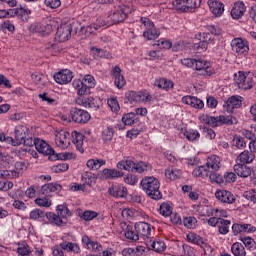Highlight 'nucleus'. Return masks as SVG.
I'll return each instance as SVG.
<instances>
[{
  "mask_svg": "<svg viewBox=\"0 0 256 256\" xmlns=\"http://www.w3.org/2000/svg\"><path fill=\"white\" fill-rule=\"evenodd\" d=\"M181 63L184 67H188V69L198 71L202 77H212L216 73L211 61L203 58H184L181 60Z\"/></svg>",
  "mask_w": 256,
  "mask_h": 256,
  "instance_id": "1",
  "label": "nucleus"
},
{
  "mask_svg": "<svg viewBox=\"0 0 256 256\" xmlns=\"http://www.w3.org/2000/svg\"><path fill=\"white\" fill-rule=\"evenodd\" d=\"M29 163L25 161H18L14 164V170H3L0 172L1 177H11L12 179H19L25 171H27Z\"/></svg>",
  "mask_w": 256,
  "mask_h": 256,
  "instance_id": "5",
  "label": "nucleus"
},
{
  "mask_svg": "<svg viewBox=\"0 0 256 256\" xmlns=\"http://www.w3.org/2000/svg\"><path fill=\"white\" fill-rule=\"evenodd\" d=\"M55 143L57 147H60V149L65 147V130L56 131Z\"/></svg>",
  "mask_w": 256,
  "mask_h": 256,
  "instance_id": "51",
  "label": "nucleus"
},
{
  "mask_svg": "<svg viewBox=\"0 0 256 256\" xmlns=\"http://www.w3.org/2000/svg\"><path fill=\"white\" fill-rule=\"evenodd\" d=\"M52 254L53 256H65V242L56 245Z\"/></svg>",
  "mask_w": 256,
  "mask_h": 256,
  "instance_id": "64",
  "label": "nucleus"
},
{
  "mask_svg": "<svg viewBox=\"0 0 256 256\" xmlns=\"http://www.w3.org/2000/svg\"><path fill=\"white\" fill-rule=\"evenodd\" d=\"M33 31L40 33V35H49L53 31V26L48 23H36L33 26Z\"/></svg>",
  "mask_w": 256,
  "mask_h": 256,
  "instance_id": "34",
  "label": "nucleus"
},
{
  "mask_svg": "<svg viewBox=\"0 0 256 256\" xmlns=\"http://www.w3.org/2000/svg\"><path fill=\"white\" fill-rule=\"evenodd\" d=\"M206 167L209 171H219L221 169V157L212 154L206 159Z\"/></svg>",
  "mask_w": 256,
  "mask_h": 256,
  "instance_id": "26",
  "label": "nucleus"
},
{
  "mask_svg": "<svg viewBox=\"0 0 256 256\" xmlns=\"http://www.w3.org/2000/svg\"><path fill=\"white\" fill-rule=\"evenodd\" d=\"M90 55L97 61H99V59H109V57H111L109 51L95 46L90 47Z\"/></svg>",
  "mask_w": 256,
  "mask_h": 256,
  "instance_id": "31",
  "label": "nucleus"
},
{
  "mask_svg": "<svg viewBox=\"0 0 256 256\" xmlns=\"http://www.w3.org/2000/svg\"><path fill=\"white\" fill-rule=\"evenodd\" d=\"M27 127L18 125L14 129L16 145H23V140L27 137Z\"/></svg>",
  "mask_w": 256,
  "mask_h": 256,
  "instance_id": "33",
  "label": "nucleus"
},
{
  "mask_svg": "<svg viewBox=\"0 0 256 256\" xmlns=\"http://www.w3.org/2000/svg\"><path fill=\"white\" fill-rule=\"evenodd\" d=\"M155 87H158V89H162L163 91H171L175 84L173 81L167 79V78H158L154 82Z\"/></svg>",
  "mask_w": 256,
  "mask_h": 256,
  "instance_id": "32",
  "label": "nucleus"
},
{
  "mask_svg": "<svg viewBox=\"0 0 256 256\" xmlns=\"http://www.w3.org/2000/svg\"><path fill=\"white\" fill-rule=\"evenodd\" d=\"M61 189H63V186L58 183H48L41 187V193L45 195V197H53V195L59 193Z\"/></svg>",
  "mask_w": 256,
  "mask_h": 256,
  "instance_id": "24",
  "label": "nucleus"
},
{
  "mask_svg": "<svg viewBox=\"0 0 256 256\" xmlns=\"http://www.w3.org/2000/svg\"><path fill=\"white\" fill-rule=\"evenodd\" d=\"M82 85L83 87H81L78 91L80 97L83 95L89 94V91L95 88V85H97V82L95 81V77L87 74L82 79Z\"/></svg>",
  "mask_w": 256,
  "mask_h": 256,
  "instance_id": "14",
  "label": "nucleus"
},
{
  "mask_svg": "<svg viewBox=\"0 0 256 256\" xmlns=\"http://www.w3.org/2000/svg\"><path fill=\"white\" fill-rule=\"evenodd\" d=\"M115 135V129L113 127H107L102 131V139L104 143H109L113 140Z\"/></svg>",
  "mask_w": 256,
  "mask_h": 256,
  "instance_id": "49",
  "label": "nucleus"
},
{
  "mask_svg": "<svg viewBox=\"0 0 256 256\" xmlns=\"http://www.w3.org/2000/svg\"><path fill=\"white\" fill-rule=\"evenodd\" d=\"M123 176V172L115 169L105 168L98 173L99 179L107 181V179H119Z\"/></svg>",
  "mask_w": 256,
  "mask_h": 256,
  "instance_id": "22",
  "label": "nucleus"
},
{
  "mask_svg": "<svg viewBox=\"0 0 256 256\" xmlns=\"http://www.w3.org/2000/svg\"><path fill=\"white\" fill-rule=\"evenodd\" d=\"M91 119V114L87 112L86 110L79 109V108H72L69 113L68 119L66 118V121L68 123H71V121H74V123H79L80 125H84L85 123H88V121Z\"/></svg>",
  "mask_w": 256,
  "mask_h": 256,
  "instance_id": "4",
  "label": "nucleus"
},
{
  "mask_svg": "<svg viewBox=\"0 0 256 256\" xmlns=\"http://www.w3.org/2000/svg\"><path fill=\"white\" fill-rule=\"evenodd\" d=\"M160 215L163 217H171L173 215V204L171 202H164L159 208Z\"/></svg>",
  "mask_w": 256,
  "mask_h": 256,
  "instance_id": "41",
  "label": "nucleus"
},
{
  "mask_svg": "<svg viewBox=\"0 0 256 256\" xmlns=\"http://www.w3.org/2000/svg\"><path fill=\"white\" fill-rule=\"evenodd\" d=\"M141 21L146 29L143 33V37L148 41H155V39H158L161 32L155 27L153 21L149 18H142Z\"/></svg>",
  "mask_w": 256,
  "mask_h": 256,
  "instance_id": "6",
  "label": "nucleus"
},
{
  "mask_svg": "<svg viewBox=\"0 0 256 256\" xmlns=\"http://www.w3.org/2000/svg\"><path fill=\"white\" fill-rule=\"evenodd\" d=\"M140 185L150 199H153L154 201H159V199H162L163 195L159 190L161 183L157 178L153 176L145 177L141 180Z\"/></svg>",
  "mask_w": 256,
  "mask_h": 256,
  "instance_id": "2",
  "label": "nucleus"
},
{
  "mask_svg": "<svg viewBox=\"0 0 256 256\" xmlns=\"http://www.w3.org/2000/svg\"><path fill=\"white\" fill-rule=\"evenodd\" d=\"M99 29H101V25L94 23L86 27H81L80 32L82 33V35H85V37H89L95 34L96 31H99Z\"/></svg>",
  "mask_w": 256,
  "mask_h": 256,
  "instance_id": "40",
  "label": "nucleus"
},
{
  "mask_svg": "<svg viewBox=\"0 0 256 256\" xmlns=\"http://www.w3.org/2000/svg\"><path fill=\"white\" fill-rule=\"evenodd\" d=\"M241 241H242V243L245 245V247H246L247 249H249L250 251H253V249H255L256 243H255V240H254L253 238H251V237H249V236H247V237H242V238H241Z\"/></svg>",
  "mask_w": 256,
  "mask_h": 256,
  "instance_id": "59",
  "label": "nucleus"
},
{
  "mask_svg": "<svg viewBox=\"0 0 256 256\" xmlns=\"http://www.w3.org/2000/svg\"><path fill=\"white\" fill-rule=\"evenodd\" d=\"M173 6L177 11L187 12L190 9H197L201 7V0H175Z\"/></svg>",
  "mask_w": 256,
  "mask_h": 256,
  "instance_id": "8",
  "label": "nucleus"
},
{
  "mask_svg": "<svg viewBox=\"0 0 256 256\" xmlns=\"http://www.w3.org/2000/svg\"><path fill=\"white\" fill-rule=\"evenodd\" d=\"M196 39H199V42L194 45V49L197 50V53H205L209 47V41H211V34L209 33H198Z\"/></svg>",
  "mask_w": 256,
  "mask_h": 256,
  "instance_id": "12",
  "label": "nucleus"
},
{
  "mask_svg": "<svg viewBox=\"0 0 256 256\" xmlns=\"http://www.w3.org/2000/svg\"><path fill=\"white\" fill-rule=\"evenodd\" d=\"M243 105V97L231 96L223 105L227 113H233L235 109H239Z\"/></svg>",
  "mask_w": 256,
  "mask_h": 256,
  "instance_id": "17",
  "label": "nucleus"
},
{
  "mask_svg": "<svg viewBox=\"0 0 256 256\" xmlns=\"http://www.w3.org/2000/svg\"><path fill=\"white\" fill-rule=\"evenodd\" d=\"M82 182L84 183V185L92 187V185H95V183H97V176L93 172L86 171L82 174Z\"/></svg>",
  "mask_w": 256,
  "mask_h": 256,
  "instance_id": "38",
  "label": "nucleus"
},
{
  "mask_svg": "<svg viewBox=\"0 0 256 256\" xmlns=\"http://www.w3.org/2000/svg\"><path fill=\"white\" fill-rule=\"evenodd\" d=\"M165 177H167V179H170L171 181H176V179H179V177H181V170L175 167H168L165 170Z\"/></svg>",
  "mask_w": 256,
  "mask_h": 256,
  "instance_id": "43",
  "label": "nucleus"
},
{
  "mask_svg": "<svg viewBox=\"0 0 256 256\" xmlns=\"http://www.w3.org/2000/svg\"><path fill=\"white\" fill-rule=\"evenodd\" d=\"M183 225L187 229H195L197 227V218L193 216L185 217L183 219Z\"/></svg>",
  "mask_w": 256,
  "mask_h": 256,
  "instance_id": "55",
  "label": "nucleus"
},
{
  "mask_svg": "<svg viewBox=\"0 0 256 256\" xmlns=\"http://www.w3.org/2000/svg\"><path fill=\"white\" fill-rule=\"evenodd\" d=\"M236 83L239 89H243L244 91H247V89H253V85H255L253 78L245 76V73L243 72H239V76L236 79Z\"/></svg>",
  "mask_w": 256,
  "mask_h": 256,
  "instance_id": "18",
  "label": "nucleus"
},
{
  "mask_svg": "<svg viewBox=\"0 0 256 256\" xmlns=\"http://www.w3.org/2000/svg\"><path fill=\"white\" fill-rule=\"evenodd\" d=\"M136 233L143 239H149L151 237V225L146 222H137L134 226Z\"/></svg>",
  "mask_w": 256,
  "mask_h": 256,
  "instance_id": "20",
  "label": "nucleus"
},
{
  "mask_svg": "<svg viewBox=\"0 0 256 256\" xmlns=\"http://www.w3.org/2000/svg\"><path fill=\"white\" fill-rule=\"evenodd\" d=\"M108 193L115 199H125L127 197V187L123 186V184L114 183L108 189Z\"/></svg>",
  "mask_w": 256,
  "mask_h": 256,
  "instance_id": "15",
  "label": "nucleus"
},
{
  "mask_svg": "<svg viewBox=\"0 0 256 256\" xmlns=\"http://www.w3.org/2000/svg\"><path fill=\"white\" fill-rule=\"evenodd\" d=\"M127 9L123 6H118L112 12L109 13L108 19L114 25L117 23H123L127 19Z\"/></svg>",
  "mask_w": 256,
  "mask_h": 256,
  "instance_id": "9",
  "label": "nucleus"
},
{
  "mask_svg": "<svg viewBox=\"0 0 256 256\" xmlns=\"http://www.w3.org/2000/svg\"><path fill=\"white\" fill-rule=\"evenodd\" d=\"M30 14L31 10H29V8H17V17H19L22 21H29Z\"/></svg>",
  "mask_w": 256,
  "mask_h": 256,
  "instance_id": "56",
  "label": "nucleus"
},
{
  "mask_svg": "<svg viewBox=\"0 0 256 256\" xmlns=\"http://www.w3.org/2000/svg\"><path fill=\"white\" fill-rule=\"evenodd\" d=\"M152 249L156 252V253H163V251H165V249H167V245L165 244V241L161 240V239H155L152 244H151Z\"/></svg>",
  "mask_w": 256,
  "mask_h": 256,
  "instance_id": "47",
  "label": "nucleus"
},
{
  "mask_svg": "<svg viewBox=\"0 0 256 256\" xmlns=\"http://www.w3.org/2000/svg\"><path fill=\"white\" fill-rule=\"evenodd\" d=\"M182 103H184V105H190V107H193L194 109H203V107H205L203 100L195 96L182 97Z\"/></svg>",
  "mask_w": 256,
  "mask_h": 256,
  "instance_id": "28",
  "label": "nucleus"
},
{
  "mask_svg": "<svg viewBox=\"0 0 256 256\" xmlns=\"http://www.w3.org/2000/svg\"><path fill=\"white\" fill-rule=\"evenodd\" d=\"M106 163L107 161L104 159L93 158L86 162V166L88 169H90V171H99V169L106 165Z\"/></svg>",
  "mask_w": 256,
  "mask_h": 256,
  "instance_id": "35",
  "label": "nucleus"
},
{
  "mask_svg": "<svg viewBox=\"0 0 256 256\" xmlns=\"http://www.w3.org/2000/svg\"><path fill=\"white\" fill-rule=\"evenodd\" d=\"M232 51L237 55H247L249 53V44L243 38H234L231 41Z\"/></svg>",
  "mask_w": 256,
  "mask_h": 256,
  "instance_id": "10",
  "label": "nucleus"
},
{
  "mask_svg": "<svg viewBox=\"0 0 256 256\" xmlns=\"http://www.w3.org/2000/svg\"><path fill=\"white\" fill-rule=\"evenodd\" d=\"M237 174L235 172H225L223 175V183H235Z\"/></svg>",
  "mask_w": 256,
  "mask_h": 256,
  "instance_id": "61",
  "label": "nucleus"
},
{
  "mask_svg": "<svg viewBox=\"0 0 256 256\" xmlns=\"http://www.w3.org/2000/svg\"><path fill=\"white\" fill-rule=\"evenodd\" d=\"M201 123L209 125V127H221V125H237L239 121L237 117L233 115H220V116H211L208 114H203L199 117Z\"/></svg>",
  "mask_w": 256,
  "mask_h": 256,
  "instance_id": "3",
  "label": "nucleus"
},
{
  "mask_svg": "<svg viewBox=\"0 0 256 256\" xmlns=\"http://www.w3.org/2000/svg\"><path fill=\"white\" fill-rule=\"evenodd\" d=\"M82 243L85 245L88 251H92L93 253H101V251H103V246L101 243L91 240V238L87 235L82 237Z\"/></svg>",
  "mask_w": 256,
  "mask_h": 256,
  "instance_id": "19",
  "label": "nucleus"
},
{
  "mask_svg": "<svg viewBox=\"0 0 256 256\" xmlns=\"http://www.w3.org/2000/svg\"><path fill=\"white\" fill-rule=\"evenodd\" d=\"M126 99H128L130 103H141L140 91H129L128 93H126Z\"/></svg>",
  "mask_w": 256,
  "mask_h": 256,
  "instance_id": "57",
  "label": "nucleus"
},
{
  "mask_svg": "<svg viewBox=\"0 0 256 256\" xmlns=\"http://www.w3.org/2000/svg\"><path fill=\"white\" fill-rule=\"evenodd\" d=\"M54 39L56 43H65V28L63 27V24L58 27Z\"/></svg>",
  "mask_w": 256,
  "mask_h": 256,
  "instance_id": "58",
  "label": "nucleus"
},
{
  "mask_svg": "<svg viewBox=\"0 0 256 256\" xmlns=\"http://www.w3.org/2000/svg\"><path fill=\"white\" fill-rule=\"evenodd\" d=\"M215 197L217 201L223 203V205H233V203L237 201V198L229 190H217L215 192Z\"/></svg>",
  "mask_w": 256,
  "mask_h": 256,
  "instance_id": "13",
  "label": "nucleus"
},
{
  "mask_svg": "<svg viewBox=\"0 0 256 256\" xmlns=\"http://www.w3.org/2000/svg\"><path fill=\"white\" fill-rule=\"evenodd\" d=\"M210 170L207 168V166H198L196 167L192 175L193 177H200L201 179H207L209 177Z\"/></svg>",
  "mask_w": 256,
  "mask_h": 256,
  "instance_id": "42",
  "label": "nucleus"
},
{
  "mask_svg": "<svg viewBox=\"0 0 256 256\" xmlns=\"http://www.w3.org/2000/svg\"><path fill=\"white\" fill-rule=\"evenodd\" d=\"M17 253L20 256H29L31 255V247L25 241L18 242Z\"/></svg>",
  "mask_w": 256,
  "mask_h": 256,
  "instance_id": "45",
  "label": "nucleus"
},
{
  "mask_svg": "<svg viewBox=\"0 0 256 256\" xmlns=\"http://www.w3.org/2000/svg\"><path fill=\"white\" fill-rule=\"evenodd\" d=\"M208 177L211 183H217L218 185H223V176L215 170H210Z\"/></svg>",
  "mask_w": 256,
  "mask_h": 256,
  "instance_id": "52",
  "label": "nucleus"
},
{
  "mask_svg": "<svg viewBox=\"0 0 256 256\" xmlns=\"http://www.w3.org/2000/svg\"><path fill=\"white\" fill-rule=\"evenodd\" d=\"M97 212L91 211V210H86L82 214H80L81 219L84 221H93L95 217H97Z\"/></svg>",
  "mask_w": 256,
  "mask_h": 256,
  "instance_id": "60",
  "label": "nucleus"
},
{
  "mask_svg": "<svg viewBox=\"0 0 256 256\" xmlns=\"http://www.w3.org/2000/svg\"><path fill=\"white\" fill-rule=\"evenodd\" d=\"M64 211L65 205L60 204L56 207V214L54 212H47L46 219L52 225H56V227H61L63 226V219H65V216H63Z\"/></svg>",
  "mask_w": 256,
  "mask_h": 256,
  "instance_id": "7",
  "label": "nucleus"
},
{
  "mask_svg": "<svg viewBox=\"0 0 256 256\" xmlns=\"http://www.w3.org/2000/svg\"><path fill=\"white\" fill-rule=\"evenodd\" d=\"M35 149L38 151V153H41L42 155L54 157V159H59V156L55 155V150H53L51 146L44 140L36 138Z\"/></svg>",
  "mask_w": 256,
  "mask_h": 256,
  "instance_id": "11",
  "label": "nucleus"
},
{
  "mask_svg": "<svg viewBox=\"0 0 256 256\" xmlns=\"http://www.w3.org/2000/svg\"><path fill=\"white\" fill-rule=\"evenodd\" d=\"M245 11H247V6H245V3H243V1H238L234 3L230 15L232 19L239 20L243 17V15H245Z\"/></svg>",
  "mask_w": 256,
  "mask_h": 256,
  "instance_id": "21",
  "label": "nucleus"
},
{
  "mask_svg": "<svg viewBox=\"0 0 256 256\" xmlns=\"http://www.w3.org/2000/svg\"><path fill=\"white\" fill-rule=\"evenodd\" d=\"M181 134L187 139V141H190L192 143H195L201 139V133H199V130L189 128V129H182Z\"/></svg>",
  "mask_w": 256,
  "mask_h": 256,
  "instance_id": "30",
  "label": "nucleus"
},
{
  "mask_svg": "<svg viewBox=\"0 0 256 256\" xmlns=\"http://www.w3.org/2000/svg\"><path fill=\"white\" fill-rule=\"evenodd\" d=\"M122 123L124 125H134L135 124V113H127L122 117Z\"/></svg>",
  "mask_w": 256,
  "mask_h": 256,
  "instance_id": "62",
  "label": "nucleus"
},
{
  "mask_svg": "<svg viewBox=\"0 0 256 256\" xmlns=\"http://www.w3.org/2000/svg\"><path fill=\"white\" fill-rule=\"evenodd\" d=\"M208 7L214 17H221L225 13V4L218 0H208Z\"/></svg>",
  "mask_w": 256,
  "mask_h": 256,
  "instance_id": "23",
  "label": "nucleus"
},
{
  "mask_svg": "<svg viewBox=\"0 0 256 256\" xmlns=\"http://www.w3.org/2000/svg\"><path fill=\"white\" fill-rule=\"evenodd\" d=\"M72 143L75 144V147L79 153H85V148L83 147V143L85 141V135L78 131H72L71 133Z\"/></svg>",
  "mask_w": 256,
  "mask_h": 256,
  "instance_id": "25",
  "label": "nucleus"
},
{
  "mask_svg": "<svg viewBox=\"0 0 256 256\" xmlns=\"http://www.w3.org/2000/svg\"><path fill=\"white\" fill-rule=\"evenodd\" d=\"M124 236L126 237V239H128L129 241H139V233L135 230H133V226H127L126 230L124 232Z\"/></svg>",
  "mask_w": 256,
  "mask_h": 256,
  "instance_id": "44",
  "label": "nucleus"
},
{
  "mask_svg": "<svg viewBox=\"0 0 256 256\" xmlns=\"http://www.w3.org/2000/svg\"><path fill=\"white\" fill-rule=\"evenodd\" d=\"M117 168L124 171H135V162L133 160L124 159L117 163Z\"/></svg>",
  "mask_w": 256,
  "mask_h": 256,
  "instance_id": "39",
  "label": "nucleus"
},
{
  "mask_svg": "<svg viewBox=\"0 0 256 256\" xmlns=\"http://www.w3.org/2000/svg\"><path fill=\"white\" fill-rule=\"evenodd\" d=\"M231 251L234 256H245L247 255V251H245V246L243 244L236 242L232 245Z\"/></svg>",
  "mask_w": 256,
  "mask_h": 256,
  "instance_id": "46",
  "label": "nucleus"
},
{
  "mask_svg": "<svg viewBox=\"0 0 256 256\" xmlns=\"http://www.w3.org/2000/svg\"><path fill=\"white\" fill-rule=\"evenodd\" d=\"M186 237H187V241L189 243H192L193 245L201 246V245L205 244V242L203 241V238L201 236L197 235L196 233H193V232L188 233Z\"/></svg>",
  "mask_w": 256,
  "mask_h": 256,
  "instance_id": "48",
  "label": "nucleus"
},
{
  "mask_svg": "<svg viewBox=\"0 0 256 256\" xmlns=\"http://www.w3.org/2000/svg\"><path fill=\"white\" fill-rule=\"evenodd\" d=\"M29 218L32 221H39L40 223H45V219L47 218V213L41 209H34L30 212Z\"/></svg>",
  "mask_w": 256,
  "mask_h": 256,
  "instance_id": "36",
  "label": "nucleus"
},
{
  "mask_svg": "<svg viewBox=\"0 0 256 256\" xmlns=\"http://www.w3.org/2000/svg\"><path fill=\"white\" fill-rule=\"evenodd\" d=\"M242 197L246 199L247 201H250L251 203H254L256 205V190L255 189H249L243 192Z\"/></svg>",
  "mask_w": 256,
  "mask_h": 256,
  "instance_id": "54",
  "label": "nucleus"
},
{
  "mask_svg": "<svg viewBox=\"0 0 256 256\" xmlns=\"http://www.w3.org/2000/svg\"><path fill=\"white\" fill-rule=\"evenodd\" d=\"M65 251H67V253H74V255H79V253H81V247H79L77 243L67 242L65 244Z\"/></svg>",
  "mask_w": 256,
  "mask_h": 256,
  "instance_id": "53",
  "label": "nucleus"
},
{
  "mask_svg": "<svg viewBox=\"0 0 256 256\" xmlns=\"http://www.w3.org/2000/svg\"><path fill=\"white\" fill-rule=\"evenodd\" d=\"M149 170H151V164L143 161H140L138 163L134 162V173H144V171Z\"/></svg>",
  "mask_w": 256,
  "mask_h": 256,
  "instance_id": "50",
  "label": "nucleus"
},
{
  "mask_svg": "<svg viewBox=\"0 0 256 256\" xmlns=\"http://www.w3.org/2000/svg\"><path fill=\"white\" fill-rule=\"evenodd\" d=\"M35 203L38 205V207L49 208V206L51 205V200L47 197H38L35 199Z\"/></svg>",
  "mask_w": 256,
  "mask_h": 256,
  "instance_id": "63",
  "label": "nucleus"
},
{
  "mask_svg": "<svg viewBox=\"0 0 256 256\" xmlns=\"http://www.w3.org/2000/svg\"><path fill=\"white\" fill-rule=\"evenodd\" d=\"M235 174L238 177H242V179H247L251 175V167L247 166V164L236 162L234 165Z\"/></svg>",
  "mask_w": 256,
  "mask_h": 256,
  "instance_id": "29",
  "label": "nucleus"
},
{
  "mask_svg": "<svg viewBox=\"0 0 256 256\" xmlns=\"http://www.w3.org/2000/svg\"><path fill=\"white\" fill-rule=\"evenodd\" d=\"M218 233L220 235H227L229 230L231 229V220H227L225 218H220V222L218 223Z\"/></svg>",
  "mask_w": 256,
  "mask_h": 256,
  "instance_id": "37",
  "label": "nucleus"
},
{
  "mask_svg": "<svg viewBox=\"0 0 256 256\" xmlns=\"http://www.w3.org/2000/svg\"><path fill=\"white\" fill-rule=\"evenodd\" d=\"M253 161H255V153L251 150H244L236 158V163H242L244 165H251Z\"/></svg>",
  "mask_w": 256,
  "mask_h": 256,
  "instance_id": "27",
  "label": "nucleus"
},
{
  "mask_svg": "<svg viewBox=\"0 0 256 256\" xmlns=\"http://www.w3.org/2000/svg\"><path fill=\"white\" fill-rule=\"evenodd\" d=\"M110 75L113 77L114 85L117 87V89H123V87L127 85L125 76L121 74V67L115 66L112 68Z\"/></svg>",
  "mask_w": 256,
  "mask_h": 256,
  "instance_id": "16",
  "label": "nucleus"
}]
</instances>
